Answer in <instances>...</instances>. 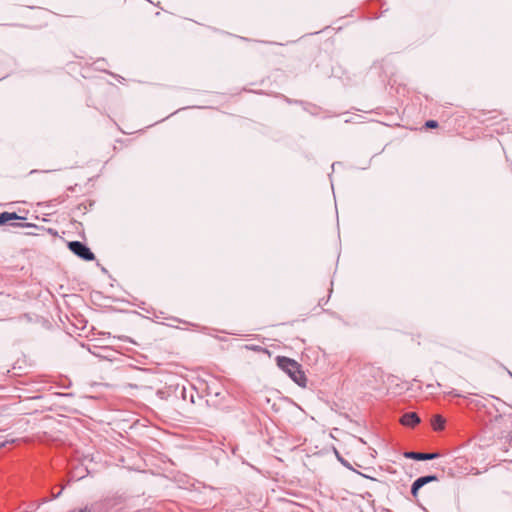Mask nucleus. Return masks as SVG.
<instances>
[{"instance_id":"obj_1","label":"nucleus","mask_w":512,"mask_h":512,"mask_svg":"<svg viewBox=\"0 0 512 512\" xmlns=\"http://www.w3.org/2000/svg\"><path fill=\"white\" fill-rule=\"evenodd\" d=\"M278 367L284 371L296 384L301 387L306 386V376L301 370V365L288 357L278 356L276 358Z\"/></svg>"},{"instance_id":"obj_2","label":"nucleus","mask_w":512,"mask_h":512,"mask_svg":"<svg viewBox=\"0 0 512 512\" xmlns=\"http://www.w3.org/2000/svg\"><path fill=\"white\" fill-rule=\"evenodd\" d=\"M68 248L71 252H73L79 258L85 261H92L95 259L94 253L90 250V248L83 242L80 241H70L68 242Z\"/></svg>"},{"instance_id":"obj_3","label":"nucleus","mask_w":512,"mask_h":512,"mask_svg":"<svg viewBox=\"0 0 512 512\" xmlns=\"http://www.w3.org/2000/svg\"><path fill=\"white\" fill-rule=\"evenodd\" d=\"M404 457L407 459H413L418 461L433 460L439 457L438 453H422L415 451H408L404 453Z\"/></svg>"},{"instance_id":"obj_4","label":"nucleus","mask_w":512,"mask_h":512,"mask_svg":"<svg viewBox=\"0 0 512 512\" xmlns=\"http://www.w3.org/2000/svg\"><path fill=\"white\" fill-rule=\"evenodd\" d=\"M400 422L404 426L415 427L420 423V417L415 412H407L401 417Z\"/></svg>"},{"instance_id":"obj_5","label":"nucleus","mask_w":512,"mask_h":512,"mask_svg":"<svg viewBox=\"0 0 512 512\" xmlns=\"http://www.w3.org/2000/svg\"><path fill=\"white\" fill-rule=\"evenodd\" d=\"M24 217L19 216L16 212H2L0 213V225H5L14 220H23Z\"/></svg>"},{"instance_id":"obj_6","label":"nucleus","mask_w":512,"mask_h":512,"mask_svg":"<svg viewBox=\"0 0 512 512\" xmlns=\"http://www.w3.org/2000/svg\"><path fill=\"white\" fill-rule=\"evenodd\" d=\"M437 480H438V478L436 475H425V476H421V477L417 478L413 482V484H415V488L418 487L419 489H421L426 484H428L430 482L437 481Z\"/></svg>"},{"instance_id":"obj_7","label":"nucleus","mask_w":512,"mask_h":512,"mask_svg":"<svg viewBox=\"0 0 512 512\" xmlns=\"http://www.w3.org/2000/svg\"><path fill=\"white\" fill-rule=\"evenodd\" d=\"M432 426L436 431L443 430L445 427V419L441 415H435L432 419Z\"/></svg>"},{"instance_id":"obj_8","label":"nucleus","mask_w":512,"mask_h":512,"mask_svg":"<svg viewBox=\"0 0 512 512\" xmlns=\"http://www.w3.org/2000/svg\"><path fill=\"white\" fill-rule=\"evenodd\" d=\"M425 127L429 129L437 128L438 122L435 120H428L425 122Z\"/></svg>"},{"instance_id":"obj_9","label":"nucleus","mask_w":512,"mask_h":512,"mask_svg":"<svg viewBox=\"0 0 512 512\" xmlns=\"http://www.w3.org/2000/svg\"><path fill=\"white\" fill-rule=\"evenodd\" d=\"M420 489L418 487L415 488V484L412 483V486H411V494L416 497L418 495V491Z\"/></svg>"},{"instance_id":"obj_10","label":"nucleus","mask_w":512,"mask_h":512,"mask_svg":"<svg viewBox=\"0 0 512 512\" xmlns=\"http://www.w3.org/2000/svg\"><path fill=\"white\" fill-rule=\"evenodd\" d=\"M14 442H15V440H14V439L7 440V441H5V442H1V443H0V449H1L2 447H5L7 443H14Z\"/></svg>"},{"instance_id":"obj_11","label":"nucleus","mask_w":512,"mask_h":512,"mask_svg":"<svg viewBox=\"0 0 512 512\" xmlns=\"http://www.w3.org/2000/svg\"><path fill=\"white\" fill-rule=\"evenodd\" d=\"M339 459H340V461H341V463H342V464H344L346 467H349V464H348V462H347V461H345L344 459H342V458H340V457H339Z\"/></svg>"},{"instance_id":"obj_12","label":"nucleus","mask_w":512,"mask_h":512,"mask_svg":"<svg viewBox=\"0 0 512 512\" xmlns=\"http://www.w3.org/2000/svg\"><path fill=\"white\" fill-rule=\"evenodd\" d=\"M79 512H91V510L88 507H85L81 509Z\"/></svg>"},{"instance_id":"obj_13","label":"nucleus","mask_w":512,"mask_h":512,"mask_svg":"<svg viewBox=\"0 0 512 512\" xmlns=\"http://www.w3.org/2000/svg\"><path fill=\"white\" fill-rule=\"evenodd\" d=\"M61 493H62V489L56 495H54V498H58Z\"/></svg>"},{"instance_id":"obj_14","label":"nucleus","mask_w":512,"mask_h":512,"mask_svg":"<svg viewBox=\"0 0 512 512\" xmlns=\"http://www.w3.org/2000/svg\"><path fill=\"white\" fill-rule=\"evenodd\" d=\"M12 226H22L21 224H18V223H11Z\"/></svg>"},{"instance_id":"obj_15","label":"nucleus","mask_w":512,"mask_h":512,"mask_svg":"<svg viewBox=\"0 0 512 512\" xmlns=\"http://www.w3.org/2000/svg\"><path fill=\"white\" fill-rule=\"evenodd\" d=\"M511 376H512V374H511Z\"/></svg>"}]
</instances>
